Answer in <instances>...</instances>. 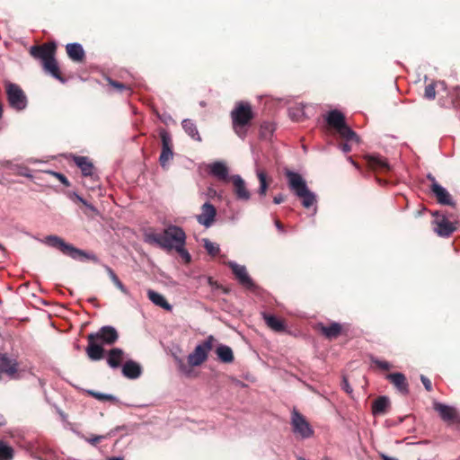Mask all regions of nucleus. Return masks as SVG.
Here are the masks:
<instances>
[{
  "mask_svg": "<svg viewBox=\"0 0 460 460\" xmlns=\"http://www.w3.org/2000/svg\"><path fill=\"white\" fill-rule=\"evenodd\" d=\"M85 353L92 361H98L105 357L104 345H113L119 339L117 330L110 325L102 326L95 332L87 334Z\"/></svg>",
  "mask_w": 460,
  "mask_h": 460,
  "instance_id": "f257e3e1",
  "label": "nucleus"
},
{
  "mask_svg": "<svg viewBox=\"0 0 460 460\" xmlns=\"http://www.w3.org/2000/svg\"><path fill=\"white\" fill-rule=\"evenodd\" d=\"M146 241L157 244L164 250L172 251L181 244H186V234L182 228L171 225L163 233L147 234Z\"/></svg>",
  "mask_w": 460,
  "mask_h": 460,
  "instance_id": "f03ea898",
  "label": "nucleus"
},
{
  "mask_svg": "<svg viewBox=\"0 0 460 460\" xmlns=\"http://www.w3.org/2000/svg\"><path fill=\"white\" fill-rule=\"evenodd\" d=\"M285 175L289 189L302 200L303 207L311 208L316 202V196L308 189L304 178L298 172L290 170H286Z\"/></svg>",
  "mask_w": 460,
  "mask_h": 460,
  "instance_id": "7ed1b4c3",
  "label": "nucleus"
},
{
  "mask_svg": "<svg viewBox=\"0 0 460 460\" xmlns=\"http://www.w3.org/2000/svg\"><path fill=\"white\" fill-rule=\"evenodd\" d=\"M231 118L234 131L238 137L244 138L247 133L246 127L254 118L251 104L243 102H238L231 111Z\"/></svg>",
  "mask_w": 460,
  "mask_h": 460,
  "instance_id": "20e7f679",
  "label": "nucleus"
},
{
  "mask_svg": "<svg viewBox=\"0 0 460 460\" xmlns=\"http://www.w3.org/2000/svg\"><path fill=\"white\" fill-rule=\"evenodd\" d=\"M45 243L54 248L58 249L64 254L71 257L74 260H89L93 262H98V257L93 253H87L70 243H66L61 237L58 235H48L45 238Z\"/></svg>",
  "mask_w": 460,
  "mask_h": 460,
  "instance_id": "39448f33",
  "label": "nucleus"
},
{
  "mask_svg": "<svg viewBox=\"0 0 460 460\" xmlns=\"http://www.w3.org/2000/svg\"><path fill=\"white\" fill-rule=\"evenodd\" d=\"M213 337L209 336L204 342L199 344L193 352L188 356V363L190 367H198L208 358V352L213 348Z\"/></svg>",
  "mask_w": 460,
  "mask_h": 460,
  "instance_id": "423d86ee",
  "label": "nucleus"
},
{
  "mask_svg": "<svg viewBox=\"0 0 460 460\" xmlns=\"http://www.w3.org/2000/svg\"><path fill=\"white\" fill-rule=\"evenodd\" d=\"M159 137L162 142V150L159 156V163L163 168H167L169 162L173 158L172 139L169 132L164 128L160 129Z\"/></svg>",
  "mask_w": 460,
  "mask_h": 460,
  "instance_id": "0eeeda50",
  "label": "nucleus"
},
{
  "mask_svg": "<svg viewBox=\"0 0 460 460\" xmlns=\"http://www.w3.org/2000/svg\"><path fill=\"white\" fill-rule=\"evenodd\" d=\"M57 45L55 42H47L34 45L30 49V54L36 59L41 60L42 65L56 56Z\"/></svg>",
  "mask_w": 460,
  "mask_h": 460,
  "instance_id": "6e6552de",
  "label": "nucleus"
},
{
  "mask_svg": "<svg viewBox=\"0 0 460 460\" xmlns=\"http://www.w3.org/2000/svg\"><path fill=\"white\" fill-rule=\"evenodd\" d=\"M433 216L435 217L433 221L434 230L439 236L448 237L456 230V224L449 221L444 214L437 211L433 213Z\"/></svg>",
  "mask_w": 460,
  "mask_h": 460,
  "instance_id": "1a4fd4ad",
  "label": "nucleus"
},
{
  "mask_svg": "<svg viewBox=\"0 0 460 460\" xmlns=\"http://www.w3.org/2000/svg\"><path fill=\"white\" fill-rule=\"evenodd\" d=\"M291 424L293 432L300 435L304 438H310L314 434L310 424L296 410L292 411Z\"/></svg>",
  "mask_w": 460,
  "mask_h": 460,
  "instance_id": "9d476101",
  "label": "nucleus"
},
{
  "mask_svg": "<svg viewBox=\"0 0 460 460\" xmlns=\"http://www.w3.org/2000/svg\"><path fill=\"white\" fill-rule=\"evenodd\" d=\"M433 409L439 414L441 420L448 425L460 424V415L456 408L435 402Z\"/></svg>",
  "mask_w": 460,
  "mask_h": 460,
  "instance_id": "9b49d317",
  "label": "nucleus"
},
{
  "mask_svg": "<svg viewBox=\"0 0 460 460\" xmlns=\"http://www.w3.org/2000/svg\"><path fill=\"white\" fill-rule=\"evenodd\" d=\"M9 105L16 110L22 111L27 106V96L22 88H6Z\"/></svg>",
  "mask_w": 460,
  "mask_h": 460,
  "instance_id": "f8f14e48",
  "label": "nucleus"
},
{
  "mask_svg": "<svg viewBox=\"0 0 460 460\" xmlns=\"http://www.w3.org/2000/svg\"><path fill=\"white\" fill-rule=\"evenodd\" d=\"M315 330L328 340L336 339L341 334L347 332V328L344 325L335 322L331 323L329 325L318 323L315 325Z\"/></svg>",
  "mask_w": 460,
  "mask_h": 460,
  "instance_id": "ddd939ff",
  "label": "nucleus"
},
{
  "mask_svg": "<svg viewBox=\"0 0 460 460\" xmlns=\"http://www.w3.org/2000/svg\"><path fill=\"white\" fill-rule=\"evenodd\" d=\"M369 170L377 172H386L390 171V165L387 160L379 155H366L363 156Z\"/></svg>",
  "mask_w": 460,
  "mask_h": 460,
  "instance_id": "4468645a",
  "label": "nucleus"
},
{
  "mask_svg": "<svg viewBox=\"0 0 460 460\" xmlns=\"http://www.w3.org/2000/svg\"><path fill=\"white\" fill-rule=\"evenodd\" d=\"M216 216V208L212 204L206 202L201 207V213L197 216V220L199 224L209 227L214 223Z\"/></svg>",
  "mask_w": 460,
  "mask_h": 460,
  "instance_id": "2eb2a0df",
  "label": "nucleus"
},
{
  "mask_svg": "<svg viewBox=\"0 0 460 460\" xmlns=\"http://www.w3.org/2000/svg\"><path fill=\"white\" fill-rule=\"evenodd\" d=\"M66 52L68 58L75 63L83 64L85 62L86 54L83 46L79 43H68L66 45Z\"/></svg>",
  "mask_w": 460,
  "mask_h": 460,
  "instance_id": "dca6fc26",
  "label": "nucleus"
},
{
  "mask_svg": "<svg viewBox=\"0 0 460 460\" xmlns=\"http://www.w3.org/2000/svg\"><path fill=\"white\" fill-rule=\"evenodd\" d=\"M231 181L234 184V192L238 199L249 200L251 193L246 188L245 182L240 175H233Z\"/></svg>",
  "mask_w": 460,
  "mask_h": 460,
  "instance_id": "f3484780",
  "label": "nucleus"
},
{
  "mask_svg": "<svg viewBox=\"0 0 460 460\" xmlns=\"http://www.w3.org/2000/svg\"><path fill=\"white\" fill-rule=\"evenodd\" d=\"M229 266L232 269V271L236 277V279L243 286H245L247 288H251L253 286L252 280L250 278L244 266L239 265L235 262H229Z\"/></svg>",
  "mask_w": 460,
  "mask_h": 460,
  "instance_id": "a211bd4d",
  "label": "nucleus"
},
{
  "mask_svg": "<svg viewBox=\"0 0 460 460\" xmlns=\"http://www.w3.org/2000/svg\"><path fill=\"white\" fill-rule=\"evenodd\" d=\"M386 379L396 387V389L403 394H407L409 393V384L407 382L406 376L402 373H392L386 376Z\"/></svg>",
  "mask_w": 460,
  "mask_h": 460,
  "instance_id": "6ab92c4d",
  "label": "nucleus"
},
{
  "mask_svg": "<svg viewBox=\"0 0 460 460\" xmlns=\"http://www.w3.org/2000/svg\"><path fill=\"white\" fill-rule=\"evenodd\" d=\"M430 190L433 192V194L435 195L438 203H440L442 205H448V206L455 205L449 192L445 188H443L440 184H438V182H434L433 184H431Z\"/></svg>",
  "mask_w": 460,
  "mask_h": 460,
  "instance_id": "aec40b11",
  "label": "nucleus"
},
{
  "mask_svg": "<svg viewBox=\"0 0 460 460\" xmlns=\"http://www.w3.org/2000/svg\"><path fill=\"white\" fill-rule=\"evenodd\" d=\"M209 172L220 181L226 182L231 180L228 176V168L223 162H215L210 164Z\"/></svg>",
  "mask_w": 460,
  "mask_h": 460,
  "instance_id": "412c9836",
  "label": "nucleus"
},
{
  "mask_svg": "<svg viewBox=\"0 0 460 460\" xmlns=\"http://www.w3.org/2000/svg\"><path fill=\"white\" fill-rule=\"evenodd\" d=\"M42 66L46 73L58 79L60 83L64 84L66 82V79L59 69L58 63L55 57L52 59L45 62Z\"/></svg>",
  "mask_w": 460,
  "mask_h": 460,
  "instance_id": "4be33fe9",
  "label": "nucleus"
},
{
  "mask_svg": "<svg viewBox=\"0 0 460 460\" xmlns=\"http://www.w3.org/2000/svg\"><path fill=\"white\" fill-rule=\"evenodd\" d=\"M141 373V366L133 360L126 361L122 367V374L127 378L136 379L140 376Z\"/></svg>",
  "mask_w": 460,
  "mask_h": 460,
  "instance_id": "5701e85b",
  "label": "nucleus"
},
{
  "mask_svg": "<svg viewBox=\"0 0 460 460\" xmlns=\"http://www.w3.org/2000/svg\"><path fill=\"white\" fill-rule=\"evenodd\" d=\"M262 318L269 328L277 332H281L286 330V324L283 320L276 317L275 315L261 313Z\"/></svg>",
  "mask_w": 460,
  "mask_h": 460,
  "instance_id": "b1692460",
  "label": "nucleus"
},
{
  "mask_svg": "<svg viewBox=\"0 0 460 460\" xmlns=\"http://www.w3.org/2000/svg\"><path fill=\"white\" fill-rule=\"evenodd\" d=\"M124 359V351L119 348H113L107 353V363L111 368H118Z\"/></svg>",
  "mask_w": 460,
  "mask_h": 460,
  "instance_id": "393cba45",
  "label": "nucleus"
},
{
  "mask_svg": "<svg viewBox=\"0 0 460 460\" xmlns=\"http://www.w3.org/2000/svg\"><path fill=\"white\" fill-rule=\"evenodd\" d=\"M326 122L332 128L337 130L346 123L345 116L340 111L332 110L328 113Z\"/></svg>",
  "mask_w": 460,
  "mask_h": 460,
  "instance_id": "a878e982",
  "label": "nucleus"
},
{
  "mask_svg": "<svg viewBox=\"0 0 460 460\" xmlns=\"http://www.w3.org/2000/svg\"><path fill=\"white\" fill-rule=\"evenodd\" d=\"M390 407V401L386 396L377 397L372 403V413L374 415H384Z\"/></svg>",
  "mask_w": 460,
  "mask_h": 460,
  "instance_id": "bb28decb",
  "label": "nucleus"
},
{
  "mask_svg": "<svg viewBox=\"0 0 460 460\" xmlns=\"http://www.w3.org/2000/svg\"><path fill=\"white\" fill-rule=\"evenodd\" d=\"M256 175L260 182V187L258 189V193L260 196L264 197L267 193L270 183L272 179L268 177V174L263 169H257Z\"/></svg>",
  "mask_w": 460,
  "mask_h": 460,
  "instance_id": "cd10ccee",
  "label": "nucleus"
},
{
  "mask_svg": "<svg viewBox=\"0 0 460 460\" xmlns=\"http://www.w3.org/2000/svg\"><path fill=\"white\" fill-rule=\"evenodd\" d=\"M147 296L155 305H158L166 311H172V306L168 303L163 295L149 289L147 291Z\"/></svg>",
  "mask_w": 460,
  "mask_h": 460,
  "instance_id": "c85d7f7f",
  "label": "nucleus"
},
{
  "mask_svg": "<svg viewBox=\"0 0 460 460\" xmlns=\"http://www.w3.org/2000/svg\"><path fill=\"white\" fill-rule=\"evenodd\" d=\"M75 164L80 168L84 176H92L93 174V164L85 156L75 157Z\"/></svg>",
  "mask_w": 460,
  "mask_h": 460,
  "instance_id": "c756f323",
  "label": "nucleus"
},
{
  "mask_svg": "<svg viewBox=\"0 0 460 460\" xmlns=\"http://www.w3.org/2000/svg\"><path fill=\"white\" fill-rule=\"evenodd\" d=\"M216 354L223 363H232L234 359L232 349L226 345H219L216 349Z\"/></svg>",
  "mask_w": 460,
  "mask_h": 460,
  "instance_id": "7c9ffc66",
  "label": "nucleus"
},
{
  "mask_svg": "<svg viewBox=\"0 0 460 460\" xmlns=\"http://www.w3.org/2000/svg\"><path fill=\"white\" fill-rule=\"evenodd\" d=\"M184 131L194 140L201 141V137L197 128L196 124L189 119H183L181 122Z\"/></svg>",
  "mask_w": 460,
  "mask_h": 460,
  "instance_id": "2f4dec72",
  "label": "nucleus"
},
{
  "mask_svg": "<svg viewBox=\"0 0 460 460\" xmlns=\"http://www.w3.org/2000/svg\"><path fill=\"white\" fill-rule=\"evenodd\" d=\"M336 131L340 135V137L346 141H359V138L357 136L356 132L353 131L346 123L341 128H339Z\"/></svg>",
  "mask_w": 460,
  "mask_h": 460,
  "instance_id": "473e14b6",
  "label": "nucleus"
},
{
  "mask_svg": "<svg viewBox=\"0 0 460 460\" xmlns=\"http://www.w3.org/2000/svg\"><path fill=\"white\" fill-rule=\"evenodd\" d=\"M275 129L276 127L274 123L270 121H264L261 124L260 133L263 138H270L272 136Z\"/></svg>",
  "mask_w": 460,
  "mask_h": 460,
  "instance_id": "72a5a7b5",
  "label": "nucleus"
},
{
  "mask_svg": "<svg viewBox=\"0 0 460 460\" xmlns=\"http://www.w3.org/2000/svg\"><path fill=\"white\" fill-rule=\"evenodd\" d=\"M13 449L3 441H0V460H12Z\"/></svg>",
  "mask_w": 460,
  "mask_h": 460,
  "instance_id": "f704fd0d",
  "label": "nucleus"
},
{
  "mask_svg": "<svg viewBox=\"0 0 460 460\" xmlns=\"http://www.w3.org/2000/svg\"><path fill=\"white\" fill-rule=\"evenodd\" d=\"M370 361L372 367H376L383 371H389L393 367L392 364L388 361L380 360L374 356H370Z\"/></svg>",
  "mask_w": 460,
  "mask_h": 460,
  "instance_id": "c9c22d12",
  "label": "nucleus"
},
{
  "mask_svg": "<svg viewBox=\"0 0 460 460\" xmlns=\"http://www.w3.org/2000/svg\"><path fill=\"white\" fill-rule=\"evenodd\" d=\"M107 272L112 281V283L115 285L116 288H118L122 293L128 294V289L125 288L123 283L119 280L116 273L113 271V270L110 267H107Z\"/></svg>",
  "mask_w": 460,
  "mask_h": 460,
  "instance_id": "e433bc0d",
  "label": "nucleus"
},
{
  "mask_svg": "<svg viewBox=\"0 0 460 460\" xmlns=\"http://www.w3.org/2000/svg\"><path fill=\"white\" fill-rule=\"evenodd\" d=\"M204 248L207 252L213 257L217 256L220 252L219 245L208 239L204 240Z\"/></svg>",
  "mask_w": 460,
  "mask_h": 460,
  "instance_id": "4c0bfd02",
  "label": "nucleus"
},
{
  "mask_svg": "<svg viewBox=\"0 0 460 460\" xmlns=\"http://www.w3.org/2000/svg\"><path fill=\"white\" fill-rule=\"evenodd\" d=\"M88 394L90 395H92L93 398L99 400V401H102V402H114L116 401V398L111 395V394H102V393H99V392H95V391H88Z\"/></svg>",
  "mask_w": 460,
  "mask_h": 460,
  "instance_id": "58836bf2",
  "label": "nucleus"
},
{
  "mask_svg": "<svg viewBox=\"0 0 460 460\" xmlns=\"http://www.w3.org/2000/svg\"><path fill=\"white\" fill-rule=\"evenodd\" d=\"M174 250L179 253L185 263L190 262L191 256L190 252L185 249V244H181L179 247H176Z\"/></svg>",
  "mask_w": 460,
  "mask_h": 460,
  "instance_id": "ea45409f",
  "label": "nucleus"
},
{
  "mask_svg": "<svg viewBox=\"0 0 460 460\" xmlns=\"http://www.w3.org/2000/svg\"><path fill=\"white\" fill-rule=\"evenodd\" d=\"M83 211L84 213L88 217H91V218H93L95 217L96 216H99V211L98 209L92 204L90 203H87L84 208H83Z\"/></svg>",
  "mask_w": 460,
  "mask_h": 460,
  "instance_id": "a19ab883",
  "label": "nucleus"
},
{
  "mask_svg": "<svg viewBox=\"0 0 460 460\" xmlns=\"http://www.w3.org/2000/svg\"><path fill=\"white\" fill-rule=\"evenodd\" d=\"M47 173H49V174L53 175L54 177H56L57 179H58L64 186H66V187L70 186V182H69L68 179L64 174H62L60 172H53V171H48Z\"/></svg>",
  "mask_w": 460,
  "mask_h": 460,
  "instance_id": "79ce46f5",
  "label": "nucleus"
},
{
  "mask_svg": "<svg viewBox=\"0 0 460 460\" xmlns=\"http://www.w3.org/2000/svg\"><path fill=\"white\" fill-rule=\"evenodd\" d=\"M420 381H421V383L423 384L425 389L428 392H431L432 391V383L429 380V378H428L427 376L421 375L420 376Z\"/></svg>",
  "mask_w": 460,
  "mask_h": 460,
  "instance_id": "37998d69",
  "label": "nucleus"
},
{
  "mask_svg": "<svg viewBox=\"0 0 460 460\" xmlns=\"http://www.w3.org/2000/svg\"><path fill=\"white\" fill-rule=\"evenodd\" d=\"M424 97L428 100H432L436 97L435 88H425Z\"/></svg>",
  "mask_w": 460,
  "mask_h": 460,
  "instance_id": "c03bdc74",
  "label": "nucleus"
},
{
  "mask_svg": "<svg viewBox=\"0 0 460 460\" xmlns=\"http://www.w3.org/2000/svg\"><path fill=\"white\" fill-rule=\"evenodd\" d=\"M208 284L213 288H221V285H219L216 280H214L211 277L207 278Z\"/></svg>",
  "mask_w": 460,
  "mask_h": 460,
  "instance_id": "a18cd8bd",
  "label": "nucleus"
},
{
  "mask_svg": "<svg viewBox=\"0 0 460 460\" xmlns=\"http://www.w3.org/2000/svg\"><path fill=\"white\" fill-rule=\"evenodd\" d=\"M105 436H94L87 440L93 446L97 445L102 439H103Z\"/></svg>",
  "mask_w": 460,
  "mask_h": 460,
  "instance_id": "49530a36",
  "label": "nucleus"
},
{
  "mask_svg": "<svg viewBox=\"0 0 460 460\" xmlns=\"http://www.w3.org/2000/svg\"><path fill=\"white\" fill-rule=\"evenodd\" d=\"M348 142L349 141L340 144V148L343 153H349L351 151V146Z\"/></svg>",
  "mask_w": 460,
  "mask_h": 460,
  "instance_id": "de8ad7c7",
  "label": "nucleus"
},
{
  "mask_svg": "<svg viewBox=\"0 0 460 460\" xmlns=\"http://www.w3.org/2000/svg\"><path fill=\"white\" fill-rule=\"evenodd\" d=\"M74 201L80 203L83 207H84L88 203L84 199H83L81 196L77 194H75Z\"/></svg>",
  "mask_w": 460,
  "mask_h": 460,
  "instance_id": "09e8293b",
  "label": "nucleus"
},
{
  "mask_svg": "<svg viewBox=\"0 0 460 460\" xmlns=\"http://www.w3.org/2000/svg\"><path fill=\"white\" fill-rule=\"evenodd\" d=\"M342 387L343 389L348 393V394H350L352 393V388L350 387L348 380L346 378H343V381H342Z\"/></svg>",
  "mask_w": 460,
  "mask_h": 460,
  "instance_id": "8fccbe9b",
  "label": "nucleus"
},
{
  "mask_svg": "<svg viewBox=\"0 0 460 460\" xmlns=\"http://www.w3.org/2000/svg\"><path fill=\"white\" fill-rule=\"evenodd\" d=\"M285 199H286V197H285L284 195H282V194H279V195H277V196H275V197H274V199H273V202H274L275 204H280V203H282V202H284V201H285Z\"/></svg>",
  "mask_w": 460,
  "mask_h": 460,
  "instance_id": "3c124183",
  "label": "nucleus"
},
{
  "mask_svg": "<svg viewBox=\"0 0 460 460\" xmlns=\"http://www.w3.org/2000/svg\"><path fill=\"white\" fill-rule=\"evenodd\" d=\"M179 367L185 374H189L190 372V368L182 362V360H179Z\"/></svg>",
  "mask_w": 460,
  "mask_h": 460,
  "instance_id": "603ef678",
  "label": "nucleus"
},
{
  "mask_svg": "<svg viewBox=\"0 0 460 460\" xmlns=\"http://www.w3.org/2000/svg\"><path fill=\"white\" fill-rule=\"evenodd\" d=\"M217 195V190H216L214 188L209 187V188L208 189V196L209 198H214V197H216Z\"/></svg>",
  "mask_w": 460,
  "mask_h": 460,
  "instance_id": "864d4df0",
  "label": "nucleus"
},
{
  "mask_svg": "<svg viewBox=\"0 0 460 460\" xmlns=\"http://www.w3.org/2000/svg\"><path fill=\"white\" fill-rule=\"evenodd\" d=\"M110 84H111V86H116V87L126 86L124 84L116 82V81H110Z\"/></svg>",
  "mask_w": 460,
  "mask_h": 460,
  "instance_id": "5fc2aeb1",
  "label": "nucleus"
},
{
  "mask_svg": "<svg viewBox=\"0 0 460 460\" xmlns=\"http://www.w3.org/2000/svg\"><path fill=\"white\" fill-rule=\"evenodd\" d=\"M6 420L3 414L0 413V427L5 425Z\"/></svg>",
  "mask_w": 460,
  "mask_h": 460,
  "instance_id": "6e6d98bb",
  "label": "nucleus"
},
{
  "mask_svg": "<svg viewBox=\"0 0 460 460\" xmlns=\"http://www.w3.org/2000/svg\"><path fill=\"white\" fill-rule=\"evenodd\" d=\"M122 429H126V427L125 426H118V427L115 428L114 430L111 431L110 435L114 433L115 431H119V430H122Z\"/></svg>",
  "mask_w": 460,
  "mask_h": 460,
  "instance_id": "4d7b16f0",
  "label": "nucleus"
},
{
  "mask_svg": "<svg viewBox=\"0 0 460 460\" xmlns=\"http://www.w3.org/2000/svg\"><path fill=\"white\" fill-rule=\"evenodd\" d=\"M275 225H276V226H277L279 230H283V227H284V226H283L282 223H281L279 220H276V221H275Z\"/></svg>",
  "mask_w": 460,
  "mask_h": 460,
  "instance_id": "13d9d810",
  "label": "nucleus"
},
{
  "mask_svg": "<svg viewBox=\"0 0 460 460\" xmlns=\"http://www.w3.org/2000/svg\"><path fill=\"white\" fill-rule=\"evenodd\" d=\"M349 160L351 162V164L358 169V170H360V166L358 163H356L355 161H353L352 157H349Z\"/></svg>",
  "mask_w": 460,
  "mask_h": 460,
  "instance_id": "bf43d9fd",
  "label": "nucleus"
},
{
  "mask_svg": "<svg viewBox=\"0 0 460 460\" xmlns=\"http://www.w3.org/2000/svg\"><path fill=\"white\" fill-rule=\"evenodd\" d=\"M381 458L383 460H397L396 458H394V457H391V456H388L386 455H381Z\"/></svg>",
  "mask_w": 460,
  "mask_h": 460,
  "instance_id": "052dcab7",
  "label": "nucleus"
},
{
  "mask_svg": "<svg viewBox=\"0 0 460 460\" xmlns=\"http://www.w3.org/2000/svg\"><path fill=\"white\" fill-rule=\"evenodd\" d=\"M428 179L431 181V184H433L434 182H438L435 179L434 176H432L431 174H429L428 175Z\"/></svg>",
  "mask_w": 460,
  "mask_h": 460,
  "instance_id": "680f3d73",
  "label": "nucleus"
},
{
  "mask_svg": "<svg viewBox=\"0 0 460 460\" xmlns=\"http://www.w3.org/2000/svg\"><path fill=\"white\" fill-rule=\"evenodd\" d=\"M424 210H425V208H423L422 209L417 210V211L415 212V217H420V216L422 214V212H423Z\"/></svg>",
  "mask_w": 460,
  "mask_h": 460,
  "instance_id": "e2e57ef3",
  "label": "nucleus"
},
{
  "mask_svg": "<svg viewBox=\"0 0 460 460\" xmlns=\"http://www.w3.org/2000/svg\"><path fill=\"white\" fill-rule=\"evenodd\" d=\"M108 460H123V458L122 457L113 456V457L109 458Z\"/></svg>",
  "mask_w": 460,
  "mask_h": 460,
  "instance_id": "0e129e2a",
  "label": "nucleus"
},
{
  "mask_svg": "<svg viewBox=\"0 0 460 460\" xmlns=\"http://www.w3.org/2000/svg\"><path fill=\"white\" fill-rule=\"evenodd\" d=\"M3 117V106H2V103L0 102V119H2Z\"/></svg>",
  "mask_w": 460,
  "mask_h": 460,
  "instance_id": "69168bd1",
  "label": "nucleus"
},
{
  "mask_svg": "<svg viewBox=\"0 0 460 460\" xmlns=\"http://www.w3.org/2000/svg\"><path fill=\"white\" fill-rule=\"evenodd\" d=\"M297 460H306V459L302 456H299V457H297Z\"/></svg>",
  "mask_w": 460,
  "mask_h": 460,
  "instance_id": "338daca9",
  "label": "nucleus"
},
{
  "mask_svg": "<svg viewBox=\"0 0 460 460\" xmlns=\"http://www.w3.org/2000/svg\"><path fill=\"white\" fill-rule=\"evenodd\" d=\"M0 249H1V250H4V245H3V244H1V243H0Z\"/></svg>",
  "mask_w": 460,
  "mask_h": 460,
  "instance_id": "774afa93",
  "label": "nucleus"
}]
</instances>
